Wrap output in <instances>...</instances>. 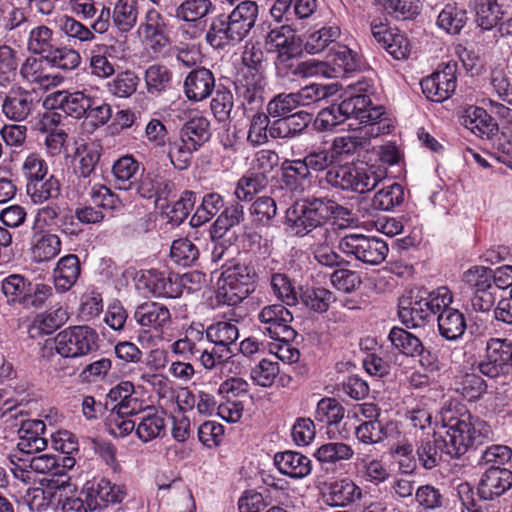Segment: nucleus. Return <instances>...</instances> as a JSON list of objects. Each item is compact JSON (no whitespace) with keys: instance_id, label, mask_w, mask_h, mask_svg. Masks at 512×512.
<instances>
[{"instance_id":"f257e3e1","label":"nucleus","mask_w":512,"mask_h":512,"mask_svg":"<svg viewBox=\"0 0 512 512\" xmlns=\"http://www.w3.org/2000/svg\"><path fill=\"white\" fill-rule=\"evenodd\" d=\"M442 429L444 432L429 433L422 437L417 445L416 454L421 466L431 470L442 461L443 454L450 458H458L475 445H481L492 439L491 426L461 408L453 410L443 408L441 411Z\"/></svg>"},{"instance_id":"f03ea898","label":"nucleus","mask_w":512,"mask_h":512,"mask_svg":"<svg viewBox=\"0 0 512 512\" xmlns=\"http://www.w3.org/2000/svg\"><path fill=\"white\" fill-rule=\"evenodd\" d=\"M348 119H355L359 124H363L362 133L367 136H381L391 131V125L383 107L372 105L367 94L352 95L338 105L320 110L315 124L321 131H330Z\"/></svg>"},{"instance_id":"7ed1b4c3","label":"nucleus","mask_w":512,"mask_h":512,"mask_svg":"<svg viewBox=\"0 0 512 512\" xmlns=\"http://www.w3.org/2000/svg\"><path fill=\"white\" fill-rule=\"evenodd\" d=\"M257 17V3L242 1L229 14L212 18L205 35L206 42L215 49L235 46L250 34Z\"/></svg>"},{"instance_id":"20e7f679","label":"nucleus","mask_w":512,"mask_h":512,"mask_svg":"<svg viewBox=\"0 0 512 512\" xmlns=\"http://www.w3.org/2000/svg\"><path fill=\"white\" fill-rule=\"evenodd\" d=\"M386 177V170L375 166H354L333 164L319 178L320 185H327L342 191L366 193L375 189Z\"/></svg>"},{"instance_id":"39448f33","label":"nucleus","mask_w":512,"mask_h":512,"mask_svg":"<svg viewBox=\"0 0 512 512\" xmlns=\"http://www.w3.org/2000/svg\"><path fill=\"white\" fill-rule=\"evenodd\" d=\"M98 333L87 325L70 326L60 331L55 337V349L63 358L59 361L57 371H62L64 376L74 374L73 367L65 366L67 358H79L86 356L98 349Z\"/></svg>"},{"instance_id":"423d86ee","label":"nucleus","mask_w":512,"mask_h":512,"mask_svg":"<svg viewBox=\"0 0 512 512\" xmlns=\"http://www.w3.org/2000/svg\"><path fill=\"white\" fill-rule=\"evenodd\" d=\"M256 272L240 259L228 265L217 281L216 299L219 304L236 306L254 291Z\"/></svg>"},{"instance_id":"0eeeda50","label":"nucleus","mask_w":512,"mask_h":512,"mask_svg":"<svg viewBox=\"0 0 512 512\" xmlns=\"http://www.w3.org/2000/svg\"><path fill=\"white\" fill-rule=\"evenodd\" d=\"M479 372L491 379L506 380L512 374V341L490 337L485 354L478 363Z\"/></svg>"},{"instance_id":"6e6552de","label":"nucleus","mask_w":512,"mask_h":512,"mask_svg":"<svg viewBox=\"0 0 512 512\" xmlns=\"http://www.w3.org/2000/svg\"><path fill=\"white\" fill-rule=\"evenodd\" d=\"M338 249L347 257L368 265L382 263L389 251L384 240L356 233L343 236L339 240Z\"/></svg>"},{"instance_id":"1a4fd4ad","label":"nucleus","mask_w":512,"mask_h":512,"mask_svg":"<svg viewBox=\"0 0 512 512\" xmlns=\"http://www.w3.org/2000/svg\"><path fill=\"white\" fill-rule=\"evenodd\" d=\"M260 331L273 340L290 342L297 333L291 327L292 313L282 304L264 306L257 314Z\"/></svg>"},{"instance_id":"9d476101","label":"nucleus","mask_w":512,"mask_h":512,"mask_svg":"<svg viewBox=\"0 0 512 512\" xmlns=\"http://www.w3.org/2000/svg\"><path fill=\"white\" fill-rule=\"evenodd\" d=\"M265 45L268 52L277 53L275 66L278 71L283 67H291L289 62L302 52L301 43L289 25L272 29L266 36Z\"/></svg>"},{"instance_id":"9b49d317","label":"nucleus","mask_w":512,"mask_h":512,"mask_svg":"<svg viewBox=\"0 0 512 512\" xmlns=\"http://www.w3.org/2000/svg\"><path fill=\"white\" fill-rule=\"evenodd\" d=\"M302 202V207H305L309 216L313 219L311 221L316 229V233L320 235L319 240L324 242L327 241L330 235L329 228L326 226L328 220L331 218L344 220L351 214L348 208L326 197L313 198Z\"/></svg>"},{"instance_id":"f8f14e48","label":"nucleus","mask_w":512,"mask_h":512,"mask_svg":"<svg viewBox=\"0 0 512 512\" xmlns=\"http://www.w3.org/2000/svg\"><path fill=\"white\" fill-rule=\"evenodd\" d=\"M457 64L449 62L430 76L424 78L420 85L427 99L433 102H443L449 99L457 87Z\"/></svg>"},{"instance_id":"ddd939ff","label":"nucleus","mask_w":512,"mask_h":512,"mask_svg":"<svg viewBox=\"0 0 512 512\" xmlns=\"http://www.w3.org/2000/svg\"><path fill=\"white\" fill-rule=\"evenodd\" d=\"M137 33L154 53L163 52L170 44L167 21L155 8L146 11Z\"/></svg>"},{"instance_id":"4468645a","label":"nucleus","mask_w":512,"mask_h":512,"mask_svg":"<svg viewBox=\"0 0 512 512\" xmlns=\"http://www.w3.org/2000/svg\"><path fill=\"white\" fill-rule=\"evenodd\" d=\"M404 201L403 187L392 183L378 190L371 199L359 201L357 210L363 218L373 217L379 211H390Z\"/></svg>"},{"instance_id":"2eb2a0df","label":"nucleus","mask_w":512,"mask_h":512,"mask_svg":"<svg viewBox=\"0 0 512 512\" xmlns=\"http://www.w3.org/2000/svg\"><path fill=\"white\" fill-rule=\"evenodd\" d=\"M93 203L91 205L78 206L75 209V218L82 224H97L103 221L104 213L102 210H112L115 208V195L104 185H94L90 192Z\"/></svg>"},{"instance_id":"dca6fc26","label":"nucleus","mask_w":512,"mask_h":512,"mask_svg":"<svg viewBox=\"0 0 512 512\" xmlns=\"http://www.w3.org/2000/svg\"><path fill=\"white\" fill-rule=\"evenodd\" d=\"M37 106L35 94L20 86H13L2 101L4 116L14 122L26 120Z\"/></svg>"},{"instance_id":"f3484780","label":"nucleus","mask_w":512,"mask_h":512,"mask_svg":"<svg viewBox=\"0 0 512 512\" xmlns=\"http://www.w3.org/2000/svg\"><path fill=\"white\" fill-rule=\"evenodd\" d=\"M139 287L145 288L154 297L178 298L181 283L177 274H166L155 269L145 270L138 280Z\"/></svg>"},{"instance_id":"a211bd4d","label":"nucleus","mask_w":512,"mask_h":512,"mask_svg":"<svg viewBox=\"0 0 512 512\" xmlns=\"http://www.w3.org/2000/svg\"><path fill=\"white\" fill-rule=\"evenodd\" d=\"M512 488V471L504 467L488 468L482 474L477 494L483 501H494Z\"/></svg>"},{"instance_id":"6ab92c4d","label":"nucleus","mask_w":512,"mask_h":512,"mask_svg":"<svg viewBox=\"0 0 512 512\" xmlns=\"http://www.w3.org/2000/svg\"><path fill=\"white\" fill-rule=\"evenodd\" d=\"M62 250V240L49 230H36L29 241L30 259L35 264L53 261Z\"/></svg>"},{"instance_id":"aec40b11","label":"nucleus","mask_w":512,"mask_h":512,"mask_svg":"<svg viewBox=\"0 0 512 512\" xmlns=\"http://www.w3.org/2000/svg\"><path fill=\"white\" fill-rule=\"evenodd\" d=\"M370 29L374 39L394 59L408 58L411 50L409 40L398 29L390 28L383 23H371Z\"/></svg>"},{"instance_id":"412c9836","label":"nucleus","mask_w":512,"mask_h":512,"mask_svg":"<svg viewBox=\"0 0 512 512\" xmlns=\"http://www.w3.org/2000/svg\"><path fill=\"white\" fill-rule=\"evenodd\" d=\"M92 96L83 91H56L48 95L44 104L52 109H60L67 115L80 119L85 117Z\"/></svg>"},{"instance_id":"4be33fe9","label":"nucleus","mask_w":512,"mask_h":512,"mask_svg":"<svg viewBox=\"0 0 512 512\" xmlns=\"http://www.w3.org/2000/svg\"><path fill=\"white\" fill-rule=\"evenodd\" d=\"M70 487L69 478L66 480H49L45 487L29 489L27 502L31 511L43 512L63 501V491Z\"/></svg>"},{"instance_id":"5701e85b","label":"nucleus","mask_w":512,"mask_h":512,"mask_svg":"<svg viewBox=\"0 0 512 512\" xmlns=\"http://www.w3.org/2000/svg\"><path fill=\"white\" fill-rule=\"evenodd\" d=\"M18 435L17 449L24 454L41 452L48 445L46 426L42 420H21Z\"/></svg>"},{"instance_id":"b1692460","label":"nucleus","mask_w":512,"mask_h":512,"mask_svg":"<svg viewBox=\"0 0 512 512\" xmlns=\"http://www.w3.org/2000/svg\"><path fill=\"white\" fill-rule=\"evenodd\" d=\"M107 400L111 403V410L121 414H139L143 412V403L135 396V388L132 382L122 381L111 388L107 394Z\"/></svg>"},{"instance_id":"393cba45","label":"nucleus","mask_w":512,"mask_h":512,"mask_svg":"<svg viewBox=\"0 0 512 512\" xmlns=\"http://www.w3.org/2000/svg\"><path fill=\"white\" fill-rule=\"evenodd\" d=\"M461 124L474 135L491 140L498 134V125L481 107L469 106L461 117Z\"/></svg>"},{"instance_id":"a878e982","label":"nucleus","mask_w":512,"mask_h":512,"mask_svg":"<svg viewBox=\"0 0 512 512\" xmlns=\"http://www.w3.org/2000/svg\"><path fill=\"white\" fill-rule=\"evenodd\" d=\"M215 88L213 73L206 68H197L189 72L184 81V93L191 101L208 98Z\"/></svg>"},{"instance_id":"bb28decb","label":"nucleus","mask_w":512,"mask_h":512,"mask_svg":"<svg viewBox=\"0 0 512 512\" xmlns=\"http://www.w3.org/2000/svg\"><path fill=\"white\" fill-rule=\"evenodd\" d=\"M44 61L43 57H27L20 68L22 78L31 84H38L46 89L59 86L64 81V77L60 74L47 73Z\"/></svg>"},{"instance_id":"cd10ccee","label":"nucleus","mask_w":512,"mask_h":512,"mask_svg":"<svg viewBox=\"0 0 512 512\" xmlns=\"http://www.w3.org/2000/svg\"><path fill=\"white\" fill-rule=\"evenodd\" d=\"M274 464L283 475L301 479L310 474L312 461L300 452L287 450L276 453Z\"/></svg>"},{"instance_id":"c85d7f7f","label":"nucleus","mask_w":512,"mask_h":512,"mask_svg":"<svg viewBox=\"0 0 512 512\" xmlns=\"http://www.w3.org/2000/svg\"><path fill=\"white\" fill-rule=\"evenodd\" d=\"M206 342L203 326L191 324L183 336L171 345V351L185 360H191L199 355Z\"/></svg>"},{"instance_id":"c756f323","label":"nucleus","mask_w":512,"mask_h":512,"mask_svg":"<svg viewBox=\"0 0 512 512\" xmlns=\"http://www.w3.org/2000/svg\"><path fill=\"white\" fill-rule=\"evenodd\" d=\"M127 496L126 489L109 480L101 479L96 488L90 494L89 508L91 510H102L110 505L121 503Z\"/></svg>"},{"instance_id":"7c9ffc66","label":"nucleus","mask_w":512,"mask_h":512,"mask_svg":"<svg viewBox=\"0 0 512 512\" xmlns=\"http://www.w3.org/2000/svg\"><path fill=\"white\" fill-rule=\"evenodd\" d=\"M134 319L142 327L158 330L171 321V313L160 303L145 302L137 306Z\"/></svg>"},{"instance_id":"2f4dec72","label":"nucleus","mask_w":512,"mask_h":512,"mask_svg":"<svg viewBox=\"0 0 512 512\" xmlns=\"http://www.w3.org/2000/svg\"><path fill=\"white\" fill-rule=\"evenodd\" d=\"M80 275V262L77 255L68 254L57 262L53 269L54 285L57 291L67 292L76 283Z\"/></svg>"},{"instance_id":"473e14b6","label":"nucleus","mask_w":512,"mask_h":512,"mask_svg":"<svg viewBox=\"0 0 512 512\" xmlns=\"http://www.w3.org/2000/svg\"><path fill=\"white\" fill-rule=\"evenodd\" d=\"M413 291L417 296L418 303L421 305L426 321H429L430 317L436 314L439 315L443 308L452 303L451 293L444 286L432 292H427L423 289H413Z\"/></svg>"},{"instance_id":"72a5a7b5","label":"nucleus","mask_w":512,"mask_h":512,"mask_svg":"<svg viewBox=\"0 0 512 512\" xmlns=\"http://www.w3.org/2000/svg\"><path fill=\"white\" fill-rule=\"evenodd\" d=\"M28 461V468L39 474H53L63 476L67 470L72 469L76 460L72 456H63L58 459L55 455L42 454L34 456Z\"/></svg>"},{"instance_id":"f704fd0d","label":"nucleus","mask_w":512,"mask_h":512,"mask_svg":"<svg viewBox=\"0 0 512 512\" xmlns=\"http://www.w3.org/2000/svg\"><path fill=\"white\" fill-rule=\"evenodd\" d=\"M440 335L449 341L460 339L466 330V320L459 310L446 306L437 317Z\"/></svg>"},{"instance_id":"c9c22d12","label":"nucleus","mask_w":512,"mask_h":512,"mask_svg":"<svg viewBox=\"0 0 512 512\" xmlns=\"http://www.w3.org/2000/svg\"><path fill=\"white\" fill-rule=\"evenodd\" d=\"M173 183L159 175L147 174L137 179L135 190L141 197L155 199L157 203L161 199H166L172 191Z\"/></svg>"},{"instance_id":"e433bc0d","label":"nucleus","mask_w":512,"mask_h":512,"mask_svg":"<svg viewBox=\"0 0 512 512\" xmlns=\"http://www.w3.org/2000/svg\"><path fill=\"white\" fill-rule=\"evenodd\" d=\"M138 0H117L113 5V26L121 33L130 32L138 23Z\"/></svg>"},{"instance_id":"4c0bfd02","label":"nucleus","mask_w":512,"mask_h":512,"mask_svg":"<svg viewBox=\"0 0 512 512\" xmlns=\"http://www.w3.org/2000/svg\"><path fill=\"white\" fill-rule=\"evenodd\" d=\"M140 164L131 155L116 160L112 167L115 186L120 190H133L138 179Z\"/></svg>"},{"instance_id":"58836bf2","label":"nucleus","mask_w":512,"mask_h":512,"mask_svg":"<svg viewBox=\"0 0 512 512\" xmlns=\"http://www.w3.org/2000/svg\"><path fill=\"white\" fill-rule=\"evenodd\" d=\"M264 78L260 71H249L235 83L239 98L248 104L261 103L264 90Z\"/></svg>"},{"instance_id":"ea45409f","label":"nucleus","mask_w":512,"mask_h":512,"mask_svg":"<svg viewBox=\"0 0 512 512\" xmlns=\"http://www.w3.org/2000/svg\"><path fill=\"white\" fill-rule=\"evenodd\" d=\"M206 341L222 348L233 350V346L239 338V329L231 321H218L209 325L204 330Z\"/></svg>"},{"instance_id":"a19ab883","label":"nucleus","mask_w":512,"mask_h":512,"mask_svg":"<svg viewBox=\"0 0 512 512\" xmlns=\"http://www.w3.org/2000/svg\"><path fill=\"white\" fill-rule=\"evenodd\" d=\"M166 419L163 414L144 411L136 424V435L144 442H150L166 433Z\"/></svg>"},{"instance_id":"79ce46f5","label":"nucleus","mask_w":512,"mask_h":512,"mask_svg":"<svg viewBox=\"0 0 512 512\" xmlns=\"http://www.w3.org/2000/svg\"><path fill=\"white\" fill-rule=\"evenodd\" d=\"M467 10L457 5L449 3L441 10L437 18V25L450 35L459 34L468 22Z\"/></svg>"},{"instance_id":"37998d69","label":"nucleus","mask_w":512,"mask_h":512,"mask_svg":"<svg viewBox=\"0 0 512 512\" xmlns=\"http://www.w3.org/2000/svg\"><path fill=\"white\" fill-rule=\"evenodd\" d=\"M345 415V409L335 398L323 397L316 405L314 419L321 427L338 425Z\"/></svg>"},{"instance_id":"c03bdc74","label":"nucleus","mask_w":512,"mask_h":512,"mask_svg":"<svg viewBox=\"0 0 512 512\" xmlns=\"http://www.w3.org/2000/svg\"><path fill=\"white\" fill-rule=\"evenodd\" d=\"M186 141L196 148L202 147L212 136L210 121L203 116H196L185 122L179 131Z\"/></svg>"},{"instance_id":"a18cd8bd","label":"nucleus","mask_w":512,"mask_h":512,"mask_svg":"<svg viewBox=\"0 0 512 512\" xmlns=\"http://www.w3.org/2000/svg\"><path fill=\"white\" fill-rule=\"evenodd\" d=\"M58 27L75 46L91 43L96 39V35L93 33L91 26H86L72 16H61L58 20Z\"/></svg>"},{"instance_id":"49530a36","label":"nucleus","mask_w":512,"mask_h":512,"mask_svg":"<svg viewBox=\"0 0 512 512\" xmlns=\"http://www.w3.org/2000/svg\"><path fill=\"white\" fill-rule=\"evenodd\" d=\"M302 205L303 202H297L288 208L286 212L287 229L291 235L297 237H304L312 232H316L311 217Z\"/></svg>"},{"instance_id":"de8ad7c7","label":"nucleus","mask_w":512,"mask_h":512,"mask_svg":"<svg viewBox=\"0 0 512 512\" xmlns=\"http://www.w3.org/2000/svg\"><path fill=\"white\" fill-rule=\"evenodd\" d=\"M331 62L333 70L339 74H347L361 70L363 61L358 52L346 45H337L333 48Z\"/></svg>"},{"instance_id":"09e8293b","label":"nucleus","mask_w":512,"mask_h":512,"mask_svg":"<svg viewBox=\"0 0 512 512\" xmlns=\"http://www.w3.org/2000/svg\"><path fill=\"white\" fill-rule=\"evenodd\" d=\"M398 317L407 327H419L426 321L413 289L399 299Z\"/></svg>"},{"instance_id":"8fccbe9b","label":"nucleus","mask_w":512,"mask_h":512,"mask_svg":"<svg viewBox=\"0 0 512 512\" xmlns=\"http://www.w3.org/2000/svg\"><path fill=\"white\" fill-rule=\"evenodd\" d=\"M55 44L54 31L48 26L37 25L29 30L27 49L32 54L41 55L44 58Z\"/></svg>"},{"instance_id":"3c124183","label":"nucleus","mask_w":512,"mask_h":512,"mask_svg":"<svg viewBox=\"0 0 512 512\" xmlns=\"http://www.w3.org/2000/svg\"><path fill=\"white\" fill-rule=\"evenodd\" d=\"M43 59L51 67L64 71L74 70L81 64V55L76 49L67 46L59 47L56 44Z\"/></svg>"},{"instance_id":"603ef678","label":"nucleus","mask_w":512,"mask_h":512,"mask_svg":"<svg viewBox=\"0 0 512 512\" xmlns=\"http://www.w3.org/2000/svg\"><path fill=\"white\" fill-rule=\"evenodd\" d=\"M144 80L147 92L159 96L170 88L172 72L165 65L153 64L146 69Z\"/></svg>"},{"instance_id":"864d4df0","label":"nucleus","mask_w":512,"mask_h":512,"mask_svg":"<svg viewBox=\"0 0 512 512\" xmlns=\"http://www.w3.org/2000/svg\"><path fill=\"white\" fill-rule=\"evenodd\" d=\"M362 490L353 481L342 479L335 481L329 488V501L333 506H345L360 499Z\"/></svg>"},{"instance_id":"5fc2aeb1","label":"nucleus","mask_w":512,"mask_h":512,"mask_svg":"<svg viewBox=\"0 0 512 512\" xmlns=\"http://www.w3.org/2000/svg\"><path fill=\"white\" fill-rule=\"evenodd\" d=\"M215 10L211 0H185L175 10V17L185 22H197Z\"/></svg>"},{"instance_id":"6e6d98bb","label":"nucleus","mask_w":512,"mask_h":512,"mask_svg":"<svg viewBox=\"0 0 512 512\" xmlns=\"http://www.w3.org/2000/svg\"><path fill=\"white\" fill-rule=\"evenodd\" d=\"M233 353L234 350L218 347L217 345H213L211 349L203 346L198 360L206 370H223L234 364Z\"/></svg>"},{"instance_id":"4d7b16f0","label":"nucleus","mask_w":512,"mask_h":512,"mask_svg":"<svg viewBox=\"0 0 512 512\" xmlns=\"http://www.w3.org/2000/svg\"><path fill=\"white\" fill-rule=\"evenodd\" d=\"M475 22L482 30H491L504 17L502 5L497 0H486L476 5Z\"/></svg>"},{"instance_id":"13d9d810","label":"nucleus","mask_w":512,"mask_h":512,"mask_svg":"<svg viewBox=\"0 0 512 512\" xmlns=\"http://www.w3.org/2000/svg\"><path fill=\"white\" fill-rule=\"evenodd\" d=\"M388 339L404 355L413 357L423 352L422 341L403 328L393 327L388 334Z\"/></svg>"},{"instance_id":"bf43d9fd","label":"nucleus","mask_w":512,"mask_h":512,"mask_svg":"<svg viewBox=\"0 0 512 512\" xmlns=\"http://www.w3.org/2000/svg\"><path fill=\"white\" fill-rule=\"evenodd\" d=\"M27 194L35 204H42L60 195V183L51 175L47 179L36 180L26 185Z\"/></svg>"},{"instance_id":"052dcab7","label":"nucleus","mask_w":512,"mask_h":512,"mask_svg":"<svg viewBox=\"0 0 512 512\" xmlns=\"http://www.w3.org/2000/svg\"><path fill=\"white\" fill-rule=\"evenodd\" d=\"M301 159L310 175L311 172L326 173L336 162L334 153L325 146L312 147Z\"/></svg>"},{"instance_id":"680f3d73","label":"nucleus","mask_w":512,"mask_h":512,"mask_svg":"<svg viewBox=\"0 0 512 512\" xmlns=\"http://www.w3.org/2000/svg\"><path fill=\"white\" fill-rule=\"evenodd\" d=\"M299 298L303 305L317 313L326 312L330 304L335 301L334 294L321 287L302 289Z\"/></svg>"},{"instance_id":"e2e57ef3","label":"nucleus","mask_w":512,"mask_h":512,"mask_svg":"<svg viewBox=\"0 0 512 512\" xmlns=\"http://www.w3.org/2000/svg\"><path fill=\"white\" fill-rule=\"evenodd\" d=\"M281 171L282 182L291 191L302 190V182L310 177L302 159L284 161Z\"/></svg>"},{"instance_id":"0e129e2a","label":"nucleus","mask_w":512,"mask_h":512,"mask_svg":"<svg viewBox=\"0 0 512 512\" xmlns=\"http://www.w3.org/2000/svg\"><path fill=\"white\" fill-rule=\"evenodd\" d=\"M493 270L485 266H473L463 273L462 281L467 293L493 289Z\"/></svg>"},{"instance_id":"69168bd1","label":"nucleus","mask_w":512,"mask_h":512,"mask_svg":"<svg viewBox=\"0 0 512 512\" xmlns=\"http://www.w3.org/2000/svg\"><path fill=\"white\" fill-rule=\"evenodd\" d=\"M274 296L288 306H294L299 301V295L291 279L282 273H274L270 278Z\"/></svg>"},{"instance_id":"338daca9","label":"nucleus","mask_w":512,"mask_h":512,"mask_svg":"<svg viewBox=\"0 0 512 512\" xmlns=\"http://www.w3.org/2000/svg\"><path fill=\"white\" fill-rule=\"evenodd\" d=\"M224 206V200L218 193H209L202 198L201 205L191 218V225L201 226L210 221Z\"/></svg>"},{"instance_id":"774afa93","label":"nucleus","mask_w":512,"mask_h":512,"mask_svg":"<svg viewBox=\"0 0 512 512\" xmlns=\"http://www.w3.org/2000/svg\"><path fill=\"white\" fill-rule=\"evenodd\" d=\"M266 185L267 178L263 173H248L238 180L234 195L240 201H249Z\"/></svg>"}]
</instances>
